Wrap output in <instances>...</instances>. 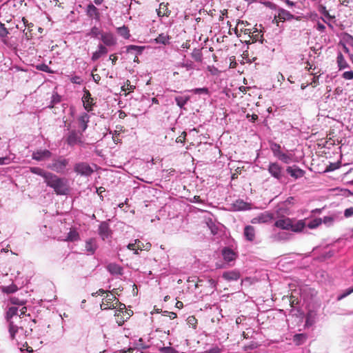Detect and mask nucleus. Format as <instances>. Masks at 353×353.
<instances>
[{"instance_id":"39","label":"nucleus","mask_w":353,"mask_h":353,"mask_svg":"<svg viewBox=\"0 0 353 353\" xmlns=\"http://www.w3.org/2000/svg\"><path fill=\"white\" fill-rule=\"evenodd\" d=\"M189 100V97H175V101L176 102V104L180 107L182 108L186 104L188 101Z\"/></svg>"},{"instance_id":"20","label":"nucleus","mask_w":353,"mask_h":353,"mask_svg":"<svg viewBox=\"0 0 353 353\" xmlns=\"http://www.w3.org/2000/svg\"><path fill=\"white\" fill-rule=\"evenodd\" d=\"M107 270L109 271V272L112 274L115 275H122L123 274V268L119 265L112 263H109L107 265Z\"/></svg>"},{"instance_id":"6","label":"nucleus","mask_w":353,"mask_h":353,"mask_svg":"<svg viewBox=\"0 0 353 353\" xmlns=\"http://www.w3.org/2000/svg\"><path fill=\"white\" fill-rule=\"evenodd\" d=\"M274 19L279 21L284 22L292 19L301 21L302 19H306V17L304 16H294L285 9L279 8L278 10V14L275 16Z\"/></svg>"},{"instance_id":"33","label":"nucleus","mask_w":353,"mask_h":353,"mask_svg":"<svg viewBox=\"0 0 353 353\" xmlns=\"http://www.w3.org/2000/svg\"><path fill=\"white\" fill-rule=\"evenodd\" d=\"M0 289L2 292L8 294L17 292L18 290V287L15 284L12 283L8 286H1L0 287Z\"/></svg>"},{"instance_id":"3","label":"nucleus","mask_w":353,"mask_h":353,"mask_svg":"<svg viewBox=\"0 0 353 353\" xmlns=\"http://www.w3.org/2000/svg\"><path fill=\"white\" fill-rule=\"evenodd\" d=\"M14 321L18 324L19 329L23 330L26 335H29L32 333V326L36 323L35 320L32 318L30 314L21 317L17 316L16 321Z\"/></svg>"},{"instance_id":"14","label":"nucleus","mask_w":353,"mask_h":353,"mask_svg":"<svg viewBox=\"0 0 353 353\" xmlns=\"http://www.w3.org/2000/svg\"><path fill=\"white\" fill-rule=\"evenodd\" d=\"M52 152L48 150H38L32 152V159L37 161H44L51 158Z\"/></svg>"},{"instance_id":"4","label":"nucleus","mask_w":353,"mask_h":353,"mask_svg":"<svg viewBox=\"0 0 353 353\" xmlns=\"http://www.w3.org/2000/svg\"><path fill=\"white\" fill-rule=\"evenodd\" d=\"M132 314V310L126 309L125 304L119 303V308L115 311L114 314L115 321L121 326L130 318Z\"/></svg>"},{"instance_id":"23","label":"nucleus","mask_w":353,"mask_h":353,"mask_svg":"<svg viewBox=\"0 0 353 353\" xmlns=\"http://www.w3.org/2000/svg\"><path fill=\"white\" fill-rule=\"evenodd\" d=\"M108 53V49L102 44H100L98 47V50L92 54V60L95 61L98 60L102 55Z\"/></svg>"},{"instance_id":"44","label":"nucleus","mask_w":353,"mask_h":353,"mask_svg":"<svg viewBox=\"0 0 353 353\" xmlns=\"http://www.w3.org/2000/svg\"><path fill=\"white\" fill-rule=\"evenodd\" d=\"M11 303L14 305H23L25 304L26 301L23 299H20L18 297L12 296L10 299Z\"/></svg>"},{"instance_id":"60","label":"nucleus","mask_w":353,"mask_h":353,"mask_svg":"<svg viewBox=\"0 0 353 353\" xmlns=\"http://www.w3.org/2000/svg\"><path fill=\"white\" fill-rule=\"evenodd\" d=\"M10 162V159L8 157H0V165L8 164Z\"/></svg>"},{"instance_id":"21","label":"nucleus","mask_w":353,"mask_h":353,"mask_svg":"<svg viewBox=\"0 0 353 353\" xmlns=\"http://www.w3.org/2000/svg\"><path fill=\"white\" fill-rule=\"evenodd\" d=\"M157 15L160 17H168L171 11L168 8V3H161L159 9L157 10Z\"/></svg>"},{"instance_id":"51","label":"nucleus","mask_w":353,"mask_h":353,"mask_svg":"<svg viewBox=\"0 0 353 353\" xmlns=\"http://www.w3.org/2000/svg\"><path fill=\"white\" fill-rule=\"evenodd\" d=\"M61 100V97L60 95H59L57 93L53 94L52 97V101L51 103L53 104H57L59 103Z\"/></svg>"},{"instance_id":"24","label":"nucleus","mask_w":353,"mask_h":353,"mask_svg":"<svg viewBox=\"0 0 353 353\" xmlns=\"http://www.w3.org/2000/svg\"><path fill=\"white\" fill-rule=\"evenodd\" d=\"M239 277L240 273L235 270L225 272L223 274V278L229 281H236Z\"/></svg>"},{"instance_id":"62","label":"nucleus","mask_w":353,"mask_h":353,"mask_svg":"<svg viewBox=\"0 0 353 353\" xmlns=\"http://www.w3.org/2000/svg\"><path fill=\"white\" fill-rule=\"evenodd\" d=\"M81 79L79 76H74L71 78V82L73 83L81 84Z\"/></svg>"},{"instance_id":"59","label":"nucleus","mask_w":353,"mask_h":353,"mask_svg":"<svg viewBox=\"0 0 353 353\" xmlns=\"http://www.w3.org/2000/svg\"><path fill=\"white\" fill-rule=\"evenodd\" d=\"M230 68H235L236 67V65H237V63L236 62L235 57L232 56V57H230Z\"/></svg>"},{"instance_id":"8","label":"nucleus","mask_w":353,"mask_h":353,"mask_svg":"<svg viewBox=\"0 0 353 353\" xmlns=\"http://www.w3.org/2000/svg\"><path fill=\"white\" fill-rule=\"evenodd\" d=\"M252 30H253V28L251 27V24L243 21H239L234 29L237 37H241L242 33L250 35L252 33Z\"/></svg>"},{"instance_id":"36","label":"nucleus","mask_w":353,"mask_h":353,"mask_svg":"<svg viewBox=\"0 0 353 353\" xmlns=\"http://www.w3.org/2000/svg\"><path fill=\"white\" fill-rule=\"evenodd\" d=\"M79 239V233L74 229H70L68 233L66 240L69 241H75Z\"/></svg>"},{"instance_id":"56","label":"nucleus","mask_w":353,"mask_h":353,"mask_svg":"<svg viewBox=\"0 0 353 353\" xmlns=\"http://www.w3.org/2000/svg\"><path fill=\"white\" fill-rule=\"evenodd\" d=\"M281 149V146L280 145L277 144V143H274L272 147V150L274 152V154L277 157V153H279V151H281L280 150Z\"/></svg>"},{"instance_id":"10","label":"nucleus","mask_w":353,"mask_h":353,"mask_svg":"<svg viewBox=\"0 0 353 353\" xmlns=\"http://www.w3.org/2000/svg\"><path fill=\"white\" fill-rule=\"evenodd\" d=\"M85 12L88 17L91 19H94L96 21H99L101 19V13L99 9L97 8L95 5L92 3H89L85 8Z\"/></svg>"},{"instance_id":"30","label":"nucleus","mask_w":353,"mask_h":353,"mask_svg":"<svg viewBox=\"0 0 353 353\" xmlns=\"http://www.w3.org/2000/svg\"><path fill=\"white\" fill-rule=\"evenodd\" d=\"M30 171L33 174H35L42 176L44 179V180L46 179V178L47 177V176L48 175V174L50 172L45 171L44 170H43L39 167H30Z\"/></svg>"},{"instance_id":"50","label":"nucleus","mask_w":353,"mask_h":353,"mask_svg":"<svg viewBox=\"0 0 353 353\" xmlns=\"http://www.w3.org/2000/svg\"><path fill=\"white\" fill-rule=\"evenodd\" d=\"M37 69L46 72H50V68L45 63L37 65Z\"/></svg>"},{"instance_id":"38","label":"nucleus","mask_w":353,"mask_h":353,"mask_svg":"<svg viewBox=\"0 0 353 353\" xmlns=\"http://www.w3.org/2000/svg\"><path fill=\"white\" fill-rule=\"evenodd\" d=\"M321 223H322V219L317 218V219H315L312 220V221H310L307 224V227L310 229H314V228L319 227Z\"/></svg>"},{"instance_id":"61","label":"nucleus","mask_w":353,"mask_h":353,"mask_svg":"<svg viewBox=\"0 0 353 353\" xmlns=\"http://www.w3.org/2000/svg\"><path fill=\"white\" fill-rule=\"evenodd\" d=\"M27 312V307H23L21 309H20L19 310V312H18V316H27L28 314H26Z\"/></svg>"},{"instance_id":"29","label":"nucleus","mask_w":353,"mask_h":353,"mask_svg":"<svg viewBox=\"0 0 353 353\" xmlns=\"http://www.w3.org/2000/svg\"><path fill=\"white\" fill-rule=\"evenodd\" d=\"M248 37L252 40V42L254 43L258 41H261V39L263 37V34H261V31H259L257 28H253L252 33L248 35Z\"/></svg>"},{"instance_id":"1","label":"nucleus","mask_w":353,"mask_h":353,"mask_svg":"<svg viewBox=\"0 0 353 353\" xmlns=\"http://www.w3.org/2000/svg\"><path fill=\"white\" fill-rule=\"evenodd\" d=\"M306 225L305 220H296L282 216L274 222V226L283 230H290L295 233L303 231Z\"/></svg>"},{"instance_id":"53","label":"nucleus","mask_w":353,"mask_h":353,"mask_svg":"<svg viewBox=\"0 0 353 353\" xmlns=\"http://www.w3.org/2000/svg\"><path fill=\"white\" fill-rule=\"evenodd\" d=\"M259 346L258 343L256 342H251L249 345L245 346V350H254Z\"/></svg>"},{"instance_id":"47","label":"nucleus","mask_w":353,"mask_h":353,"mask_svg":"<svg viewBox=\"0 0 353 353\" xmlns=\"http://www.w3.org/2000/svg\"><path fill=\"white\" fill-rule=\"evenodd\" d=\"M299 303V299L294 295L290 296V305L292 307H295Z\"/></svg>"},{"instance_id":"40","label":"nucleus","mask_w":353,"mask_h":353,"mask_svg":"<svg viewBox=\"0 0 353 353\" xmlns=\"http://www.w3.org/2000/svg\"><path fill=\"white\" fill-rule=\"evenodd\" d=\"M319 11L327 19H332L334 18V16H331L329 12L327 10L325 6L321 5L319 6Z\"/></svg>"},{"instance_id":"63","label":"nucleus","mask_w":353,"mask_h":353,"mask_svg":"<svg viewBox=\"0 0 353 353\" xmlns=\"http://www.w3.org/2000/svg\"><path fill=\"white\" fill-rule=\"evenodd\" d=\"M241 169L240 168H237L235 170V172L232 174V179H237L238 174H241Z\"/></svg>"},{"instance_id":"41","label":"nucleus","mask_w":353,"mask_h":353,"mask_svg":"<svg viewBox=\"0 0 353 353\" xmlns=\"http://www.w3.org/2000/svg\"><path fill=\"white\" fill-rule=\"evenodd\" d=\"M135 244L137 250H148L151 247V245L150 243H147L146 245L145 246L143 243L139 239L135 240Z\"/></svg>"},{"instance_id":"54","label":"nucleus","mask_w":353,"mask_h":353,"mask_svg":"<svg viewBox=\"0 0 353 353\" xmlns=\"http://www.w3.org/2000/svg\"><path fill=\"white\" fill-rule=\"evenodd\" d=\"M353 215V207L345 210L344 216L346 218L350 217Z\"/></svg>"},{"instance_id":"37","label":"nucleus","mask_w":353,"mask_h":353,"mask_svg":"<svg viewBox=\"0 0 353 353\" xmlns=\"http://www.w3.org/2000/svg\"><path fill=\"white\" fill-rule=\"evenodd\" d=\"M277 157L279 160H281L285 163H289L292 161L291 155L283 153L281 151H279V153H277Z\"/></svg>"},{"instance_id":"42","label":"nucleus","mask_w":353,"mask_h":353,"mask_svg":"<svg viewBox=\"0 0 353 353\" xmlns=\"http://www.w3.org/2000/svg\"><path fill=\"white\" fill-rule=\"evenodd\" d=\"M335 219H336L335 215L326 216H324L323 219H322V223H323L324 224L327 225H331L333 224Z\"/></svg>"},{"instance_id":"49","label":"nucleus","mask_w":353,"mask_h":353,"mask_svg":"<svg viewBox=\"0 0 353 353\" xmlns=\"http://www.w3.org/2000/svg\"><path fill=\"white\" fill-rule=\"evenodd\" d=\"M192 92L194 94H208V89L206 88H195L192 90Z\"/></svg>"},{"instance_id":"45","label":"nucleus","mask_w":353,"mask_h":353,"mask_svg":"<svg viewBox=\"0 0 353 353\" xmlns=\"http://www.w3.org/2000/svg\"><path fill=\"white\" fill-rule=\"evenodd\" d=\"M188 323L195 329L197 324V319L194 316H190L187 319Z\"/></svg>"},{"instance_id":"64","label":"nucleus","mask_w":353,"mask_h":353,"mask_svg":"<svg viewBox=\"0 0 353 353\" xmlns=\"http://www.w3.org/2000/svg\"><path fill=\"white\" fill-rule=\"evenodd\" d=\"M316 29L320 32H324L325 30V26L323 23L318 22L316 25Z\"/></svg>"},{"instance_id":"18","label":"nucleus","mask_w":353,"mask_h":353,"mask_svg":"<svg viewBox=\"0 0 353 353\" xmlns=\"http://www.w3.org/2000/svg\"><path fill=\"white\" fill-rule=\"evenodd\" d=\"M66 142L68 145L73 146L77 143L81 142V137L75 130H72L68 134Z\"/></svg>"},{"instance_id":"57","label":"nucleus","mask_w":353,"mask_h":353,"mask_svg":"<svg viewBox=\"0 0 353 353\" xmlns=\"http://www.w3.org/2000/svg\"><path fill=\"white\" fill-rule=\"evenodd\" d=\"M203 353H220V349L216 346L204 351Z\"/></svg>"},{"instance_id":"31","label":"nucleus","mask_w":353,"mask_h":353,"mask_svg":"<svg viewBox=\"0 0 353 353\" xmlns=\"http://www.w3.org/2000/svg\"><path fill=\"white\" fill-rule=\"evenodd\" d=\"M336 61H337V64H338V67H339V70H343V69H345L348 67V64L346 62V61L341 52H339L338 54V56L336 58Z\"/></svg>"},{"instance_id":"35","label":"nucleus","mask_w":353,"mask_h":353,"mask_svg":"<svg viewBox=\"0 0 353 353\" xmlns=\"http://www.w3.org/2000/svg\"><path fill=\"white\" fill-rule=\"evenodd\" d=\"M307 339L305 334H296L293 336V341L296 345L303 344Z\"/></svg>"},{"instance_id":"5","label":"nucleus","mask_w":353,"mask_h":353,"mask_svg":"<svg viewBox=\"0 0 353 353\" xmlns=\"http://www.w3.org/2000/svg\"><path fill=\"white\" fill-rule=\"evenodd\" d=\"M68 164V159L59 157L58 159H53L47 168L57 173H63Z\"/></svg>"},{"instance_id":"58","label":"nucleus","mask_w":353,"mask_h":353,"mask_svg":"<svg viewBox=\"0 0 353 353\" xmlns=\"http://www.w3.org/2000/svg\"><path fill=\"white\" fill-rule=\"evenodd\" d=\"M186 132H183L181 136L176 138V141L177 143H184L186 137Z\"/></svg>"},{"instance_id":"7","label":"nucleus","mask_w":353,"mask_h":353,"mask_svg":"<svg viewBox=\"0 0 353 353\" xmlns=\"http://www.w3.org/2000/svg\"><path fill=\"white\" fill-rule=\"evenodd\" d=\"M74 171L81 176H90L94 170L85 162L77 163L74 166Z\"/></svg>"},{"instance_id":"16","label":"nucleus","mask_w":353,"mask_h":353,"mask_svg":"<svg viewBox=\"0 0 353 353\" xmlns=\"http://www.w3.org/2000/svg\"><path fill=\"white\" fill-rule=\"evenodd\" d=\"M101 40L107 46H113L117 44V39L110 32H101Z\"/></svg>"},{"instance_id":"34","label":"nucleus","mask_w":353,"mask_h":353,"mask_svg":"<svg viewBox=\"0 0 353 353\" xmlns=\"http://www.w3.org/2000/svg\"><path fill=\"white\" fill-rule=\"evenodd\" d=\"M19 329V327L18 324L17 323H14V321H10L9 322V332L12 339H14L15 334L17 332Z\"/></svg>"},{"instance_id":"11","label":"nucleus","mask_w":353,"mask_h":353,"mask_svg":"<svg viewBox=\"0 0 353 353\" xmlns=\"http://www.w3.org/2000/svg\"><path fill=\"white\" fill-rule=\"evenodd\" d=\"M119 303H121L114 294H107L105 301H103L101 305V307L102 310L115 308L117 305H119Z\"/></svg>"},{"instance_id":"19","label":"nucleus","mask_w":353,"mask_h":353,"mask_svg":"<svg viewBox=\"0 0 353 353\" xmlns=\"http://www.w3.org/2000/svg\"><path fill=\"white\" fill-rule=\"evenodd\" d=\"M243 234L246 240L249 241H253L255 239L254 228L252 225L245 226L244 228Z\"/></svg>"},{"instance_id":"2","label":"nucleus","mask_w":353,"mask_h":353,"mask_svg":"<svg viewBox=\"0 0 353 353\" xmlns=\"http://www.w3.org/2000/svg\"><path fill=\"white\" fill-rule=\"evenodd\" d=\"M44 182L48 187L52 188L57 195H65L68 191L67 180L52 172H49Z\"/></svg>"},{"instance_id":"52","label":"nucleus","mask_w":353,"mask_h":353,"mask_svg":"<svg viewBox=\"0 0 353 353\" xmlns=\"http://www.w3.org/2000/svg\"><path fill=\"white\" fill-rule=\"evenodd\" d=\"M343 79L347 80L353 79V71H346L342 74Z\"/></svg>"},{"instance_id":"27","label":"nucleus","mask_w":353,"mask_h":353,"mask_svg":"<svg viewBox=\"0 0 353 353\" xmlns=\"http://www.w3.org/2000/svg\"><path fill=\"white\" fill-rule=\"evenodd\" d=\"M170 39L168 34L161 33L154 40L157 43L167 45L170 43Z\"/></svg>"},{"instance_id":"26","label":"nucleus","mask_w":353,"mask_h":353,"mask_svg":"<svg viewBox=\"0 0 353 353\" xmlns=\"http://www.w3.org/2000/svg\"><path fill=\"white\" fill-rule=\"evenodd\" d=\"M19 309L17 307H11L8 309L6 313V317L8 321H16L17 316H18Z\"/></svg>"},{"instance_id":"25","label":"nucleus","mask_w":353,"mask_h":353,"mask_svg":"<svg viewBox=\"0 0 353 353\" xmlns=\"http://www.w3.org/2000/svg\"><path fill=\"white\" fill-rule=\"evenodd\" d=\"M145 49L144 46H139L135 45H130L127 46L126 51L128 53L134 54L136 55H139L142 54L143 50Z\"/></svg>"},{"instance_id":"9","label":"nucleus","mask_w":353,"mask_h":353,"mask_svg":"<svg viewBox=\"0 0 353 353\" xmlns=\"http://www.w3.org/2000/svg\"><path fill=\"white\" fill-rule=\"evenodd\" d=\"M268 170L272 176L281 181L283 176V168L276 162L270 163Z\"/></svg>"},{"instance_id":"32","label":"nucleus","mask_w":353,"mask_h":353,"mask_svg":"<svg viewBox=\"0 0 353 353\" xmlns=\"http://www.w3.org/2000/svg\"><path fill=\"white\" fill-rule=\"evenodd\" d=\"M117 33L125 39H128L130 37V30L125 26L117 28Z\"/></svg>"},{"instance_id":"55","label":"nucleus","mask_w":353,"mask_h":353,"mask_svg":"<svg viewBox=\"0 0 353 353\" xmlns=\"http://www.w3.org/2000/svg\"><path fill=\"white\" fill-rule=\"evenodd\" d=\"M134 89H135V86L130 85L129 83H128L126 88H125V85H123L121 88L122 91L126 92V90H128V92H132Z\"/></svg>"},{"instance_id":"28","label":"nucleus","mask_w":353,"mask_h":353,"mask_svg":"<svg viewBox=\"0 0 353 353\" xmlns=\"http://www.w3.org/2000/svg\"><path fill=\"white\" fill-rule=\"evenodd\" d=\"M85 250L90 254H94L97 249L96 241L93 239H90L85 242Z\"/></svg>"},{"instance_id":"46","label":"nucleus","mask_w":353,"mask_h":353,"mask_svg":"<svg viewBox=\"0 0 353 353\" xmlns=\"http://www.w3.org/2000/svg\"><path fill=\"white\" fill-rule=\"evenodd\" d=\"M8 31L5 26V24L0 22V37H5L8 35Z\"/></svg>"},{"instance_id":"12","label":"nucleus","mask_w":353,"mask_h":353,"mask_svg":"<svg viewBox=\"0 0 353 353\" xmlns=\"http://www.w3.org/2000/svg\"><path fill=\"white\" fill-rule=\"evenodd\" d=\"M82 101L85 109L90 112L92 110L93 106L95 104V99L92 97L90 92L86 88L83 89V96L82 97Z\"/></svg>"},{"instance_id":"13","label":"nucleus","mask_w":353,"mask_h":353,"mask_svg":"<svg viewBox=\"0 0 353 353\" xmlns=\"http://www.w3.org/2000/svg\"><path fill=\"white\" fill-rule=\"evenodd\" d=\"M274 219L273 214L269 212H264L263 213L259 214L256 217H254L251 220V223L252 224L257 223H265L271 221Z\"/></svg>"},{"instance_id":"17","label":"nucleus","mask_w":353,"mask_h":353,"mask_svg":"<svg viewBox=\"0 0 353 353\" xmlns=\"http://www.w3.org/2000/svg\"><path fill=\"white\" fill-rule=\"evenodd\" d=\"M286 172L295 179L303 176L305 171L296 166H289L286 169Z\"/></svg>"},{"instance_id":"15","label":"nucleus","mask_w":353,"mask_h":353,"mask_svg":"<svg viewBox=\"0 0 353 353\" xmlns=\"http://www.w3.org/2000/svg\"><path fill=\"white\" fill-rule=\"evenodd\" d=\"M99 234L103 240L111 236L112 231L107 222L103 221L101 223L99 228Z\"/></svg>"},{"instance_id":"22","label":"nucleus","mask_w":353,"mask_h":353,"mask_svg":"<svg viewBox=\"0 0 353 353\" xmlns=\"http://www.w3.org/2000/svg\"><path fill=\"white\" fill-rule=\"evenodd\" d=\"M222 254L224 260L228 262L234 261L236 256L235 252L232 250L228 248H225L223 250Z\"/></svg>"},{"instance_id":"48","label":"nucleus","mask_w":353,"mask_h":353,"mask_svg":"<svg viewBox=\"0 0 353 353\" xmlns=\"http://www.w3.org/2000/svg\"><path fill=\"white\" fill-rule=\"evenodd\" d=\"M192 56L196 61H201L202 55L199 50H194L192 52Z\"/></svg>"},{"instance_id":"43","label":"nucleus","mask_w":353,"mask_h":353,"mask_svg":"<svg viewBox=\"0 0 353 353\" xmlns=\"http://www.w3.org/2000/svg\"><path fill=\"white\" fill-rule=\"evenodd\" d=\"M32 28L33 27H31V26H26V28L23 30L26 37L28 40L31 39L33 37Z\"/></svg>"}]
</instances>
